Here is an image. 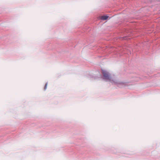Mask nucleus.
I'll return each instance as SVG.
<instances>
[{"label": "nucleus", "instance_id": "nucleus-1", "mask_svg": "<svg viewBox=\"0 0 160 160\" xmlns=\"http://www.w3.org/2000/svg\"><path fill=\"white\" fill-rule=\"evenodd\" d=\"M102 73L103 76V79L108 80L110 81H111L112 83L113 84H116V83H117L113 80L111 79L112 78H111L108 72L107 71L102 70Z\"/></svg>", "mask_w": 160, "mask_h": 160}, {"label": "nucleus", "instance_id": "nucleus-2", "mask_svg": "<svg viewBox=\"0 0 160 160\" xmlns=\"http://www.w3.org/2000/svg\"><path fill=\"white\" fill-rule=\"evenodd\" d=\"M108 18V16H102L100 17V18L102 20H105L107 19Z\"/></svg>", "mask_w": 160, "mask_h": 160}, {"label": "nucleus", "instance_id": "nucleus-3", "mask_svg": "<svg viewBox=\"0 0 160 160\" xmlns=\"http://www.w3.org/2000/svg\"><path fill=\"white\" fill-rule=\"evenodd\" d=\"M47 85H48V83H46L45 84V87H44V89L45 90H46L47 88Z\"/></svg>", "mask_w": 160, "mask_h": 160}, {"label": "nucleus", "instance_id": "nucleus-4", "mask_svg": "<svg viewBox=\"0 0 160 160\" xmlns=\"http://www.w3.org/2000/svg\"><path fill=\"white\" fill-rule=\"evenodd\" d=\"M121 84H123V83H121Z\"/></svg>", "mask_w": 160, "mask_h": 160}]
</instances>
